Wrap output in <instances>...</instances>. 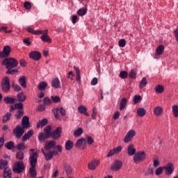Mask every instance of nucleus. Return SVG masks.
Segmentation results:
<instances>
[{
  "instance_id": "obj_21",
  "label": "nucleus",
  "mask_w": 178,
  "mask_h": 178,
  "mask_svg": "<svg viewBox=\"0 0 178 178\" xmlns=\"http://www.w3.org/2000/svg\"><path fill=\"white\" fill-rule=\"evenodd\" d=\"M55 145H56V142L54 140H50V141L46 142V144H45L46 151H49V149H52V148H55Z\"/></svg>"
},
{
  "instance_id": "obj_39",
  "label": "nucleus",
  "mask_w": 178,
  "mask_h": 178,
  "mask_svg": "<svg viewBox=\"0 0 178 178\" xmlns=\"http://www.w3.org/2000/svg\"><path fill=\"white\" fill-rule=\"evenodd\" d=\"M44 134L46 135V138H49L51 137V126L48 125L44 128Z\"/></svg>"
},
{
  "instance_id": "obj_48",
  "label": "nucleus",
  "mask_w": 178,
  "mask_h": 178,
  "mask_svg": "<svg viewBox=\"0 0 178 178\" xmlns=\"http://www.w3.org/2000/svg\"><path fill=\"white\" fill-rule=\"evenodd\" d=\"M149 175H154V168L149 167L147 170L145 171V176H149Z\"/></svg>"
},
{
  "instance_id": "obj_32",
  "label": "nucleus",
  "mask_w": 178,
  "mask_h": 178,
  "mask_svg": "<svg viewBox=\"0 0 178 178\" xmlns=\"http://www.w3.org/2000/svg\"><path fill=\"white\" fill-rule=\"evenodd\" d=\"M47 87H48V83H47L45 81H41L38 85V88L39 91H44V90H45V88H47Z\"/></svg>"
},
{
  "instance_id": "obj_4",
  "label": "nucleus",
  "mask_w": 178,
  "mask_h": 178,
  "mask_svg": "<svg viewBox=\"0 0 178 178\" xmlns=\"http://www.w3.org/2000/svg\"><path fill=\"white\" fill-rule=\"evenodd\" d=\"M136 130L134 129H130L128 131L123 139L124 143H125V144H129V143L136 137Z\"/></svg>"
},
{
  "instance_id": "obj_62",
  "label": "nucleus",
  "mask_w": 178,
  "mask_h": 178,
  "mask_svg": "<svg viewBox=\"0 0 178 178\" xmlns=\"http://www.w3.org/2000/svg\"><path fill=\"white\" fill-rule=\"evenodd\" d=\"M19 72V70H17V69H8L6 74H15V73H17Z\"/></svg>"
},
{
  "instance_id": "obj_51",
  "label": "nucleus",
  "mask_w": 178,
  "mask_h": 178,
  "mask_svg": "<svg viewBox=\"0 0 178 178\" xmlns=\"http://www.w3.org/2000/svg\"><path fill=\"white\" fill-rule=\"evenodd\" d=\"M148 82H147V79L145 77H143L140 83L139 88H144L145 86H147Z\"/></svg>"
},
{
  "instance_id": "obj_49",
  "label": "nucleus",
  "mask_w": 178,
  "mask_h": 178,
  "mask_svg": "<svg viewBox=\"0 0 178 178\" xmlns=\"http://www.w3.org/2000/svg\"><path fill=\"white\" fill-rule=\"evenodd\" d=\"M43 102L44 106L47 105V106H49V105H52V100L48 97H44Z\"/></svg>"
},
{
  "instance_id": "obj_37",
  "label": "nucleus",
  "mask_w": 178,
  "mask_h": 178,
  "mask_svg": "<svg viewBox=\"0 0 178 178\" xmlns=\"http://www.w3.org/2000/svg\"><path fill=\"white\" fill-rule=\"evenodd\" d=\"M74 145V143H73V141L67 140L65 143V149H67V151H70V149L73 148Z\"/></svg>"
},
{
  "instance_id": "obj_54",
  "label": "nucleus",
  "mask_w": 178,
  "mask_h": 178,
  "mask_svg": "<svg viewBox=\"0 0 178 178\" xmlns=\"http://www.w3.org/2000/svg\"><path fill=\"white\" fill-rule=\"evenodd\" d=\"M5 147L7 149H13L15 148V143H13V142H8L5 144Z\"/></svg>"
},
{
  "instance_id": "obj_53",
  "label": "nucleus",
  "mask_w": 178,
  "mask_h": 178,
  "mask_svg": "<svg viewBox=\"0 0 178 178\" xmlns=\"http://www.w3.org/2000/svg\"><path fill=\"white\" fill-rule=\"evenodd\" d=\"M97 115H98V110H97V108L94 107L92 108V120H97Z\"/></svg>"
},
{
  "instance_id": "obj_20",
  "label": "nucleus",
  "mask_w": 178,
  "mask_h": 178,
  "mask_svg": "<svg viewBox=\"0 0 178 178\" xmlns=\"http://www.w3.org/2000/svg\"><path fill=\"white\" fill-rule=\"evenodd\" d=\"M127 152L129 156H133V155H136V148L134 147V145L130 144L128 145Z\"/></svg>"
},
{
  "instance_id": "obj_60",
  "label": "nucleus",
  "mask_w": 178,
  "mask_h": 178,
  "mask_svg": "<svg viewBox=\"0 0 178 178\" xmlns=\"http://www.w3.org/2000/svg\"><path fill=\"white\" fill-rule=\"evenodd\" d=\"M12 87L16 92L22 91V88L20 86L15 84V83H13Z\"/></svg>"
},
{
  "instance_id": "obj_8",
  "label": "nucleus",
  "mask_w": 178,
  "mask_h": 178,
  "mask_svg": "<svg viewBox=\"0 0 178 178\" xmlns=\"http://www.w3.org/2000/svg\"><path fill=\"white\" fill-rule=\"evenodd\" d=\"M163 168L167 176H171V175H173V172H175V165L173 163H168L163 166Z\"/></svg>"
},
{
  "instance_id": "obj_50",
  "label": "nucleus",
  "mask_w": 178,
  "mask_h": 178,
  "mask_svg": "<svg viewBox=\"0 0 178 178\" xmlns=\"http://www.w3.org/2000/svg\"><path fill=\"white\" fill-rule=\"evenodd\" d=\"M87 13V8H82L77 11L79 16H84Z\"/></svg>"
},
{
  "instance_id": "obj_36",
  "label": "nucleus",
  "mask_w": 178,
  "mask_h": 178,
  "mask_svg": "<svg viewBox=\"0 0 178 178\" xmlns=\"http://www.w3.org/2000/svg\"><path fill=\"white\" fill-rule=\"evenodd\" d=\"M154 90L156 94H162L165 91V88L162 85H157Z\"/></svg>"
},
{
  "instance_id": "obj_63",
  "label": "nucleus",
  "mask_w": 178,
  "mask_h": 178,
  "mask_svg": "<svg viewBox=\"0 0 178 178\" xmlns=\"http://www.w3.org/2000/svg\"><path fill=\"white\" fill-rule=\"evenodd\" d=\"M127 76H129V74H127V72H126V71H122L120 73V77L121 79H127Z\"/></svg>"
},
{
  "instance_id": "obj_17",
  "label": "nucleus",
  "mask_w": 178,
  "mask_h": 178,
  "mask_svg": "<svg viewBox=\"0 0 178 178\" xmlns=\"http://www.w3.org/2000/svg\"><path fill=\"white\" fill-rule=\"evenodd\" d=\"M154 116L159 117L163 115V108L161 106H156L153 108Z\"/></svg>"
},
{
  "instance_id": "obj_55",
  "label": "nucleus",
  "mask_w": 178,
  "mask_h": 178,
  "mask_svg": "<svg viewBox=\"0 0 178 178\" xmlns=\"http://www.w3.org/2000/svg\"><path fill=\"white\" fill-rule=\"evenodd\" d=\"M24 115V112L22 110H19L17 111L15 116L16 119H20Z\"/></svg>"
},
{
  "instance_id": "obj_24",
  "label": "nucleus",
  "mask_w": 178,
  "mask_h": 178,
  "mask_svg": "<svg viewBox=\"0 0 178 178\" xmlns=\"http://www.w3.org/2000/svg\"><path fill=\"white\" fill-rule=\"evenodd\" d=\"M78 112H79V113H81L82 115H84L85 116H90V114L87 113V107H86V106H79L78 107Z\"/></svg>"
},
{
  "instance_id": "obj_16",
  "label": "nucleus",
  "mask_w": 178,
  "mask_h": 178,
  "mask_svg": "<svg viewBox=\"0 0 178 178\" xmlns=\"http://www.w3.org/2000/svg\"><path fill=\"white\" fill-rule=\"evenodd\" d=\"M61 133H62V128L58 127L56 130H54L52 132L50 137H51L53 140H58V138H60Z\"/></svg>"
},
{
  "instance_id": "obj_19",
  "label": "nucleus",
  "mask_w": 178,
  "mask_h": 178,
  "mask_svg": "<svg viewBox=\"0 0 178 178\" xmlns=\"http://www.w3.org/2000/svg\"><path fill=\"white\" fill-rule=\"evenodd\" d=\"M22 126L24 129H29L30 127V120L28 116H24L22 120Z\"/></svg>"
},
{
  "instance_id": "obj_33",
  "label": "nucleus",
  "mask_w": 178,
  "mask_h": 178,
  "mask_svg": "<svg viewBox=\"0 0 178 178\" xmlns=\"http://www.w3.org/2000/svg\"><path fill=\"white\" fill-rule=\"evenodd\" d=\"M18 83H19V86L23 87V88H26L27 87V85H26V76H22L19 77V79H18Z\"/></svg>"
},
{
  "instance_id": "obj_15",
  "label": "nucleus",
  "mask_w": 178,
  "mask_h": 178,
  "mask_svg": "<svg viewBox=\"0 0 178 178\" xmlns=\"http://www.w3.org/2000/svg\"><path fill=\"white\" fill-rule=\"evenodd\" d=\"M29 56L33 60H40L41 59V53L40 51H33L29 53Z\"/></svg>"
},
{
  "instance_id": "obj_27",
  "label": "nucleus",
  "mask_w": 178,
  "mask_h": 178,
  "mask_svg": "<svg viewBox=\"0 0 178 178\" xmlns=\"http://www.w3.org/2000/svg\"><path fill=\"white\" fill-rule=\"evenodd\" d=\"M137 115L139 118H144L147 115V110L143 107L138 108L137 109Z\"/></svg>"
},
{
  "instance_id": "obj_64",
  "label": "nucleus",
  "mask_w": 178,
  "mask_h": 178,
  "mask_svg": "<svg viewBox=\"0 0 178 178\" xmlns=\"http://www.w3.org/2000/svg\"><path fill=\"white\" fill-rule=\"evenodd\" d=\"M51 98L55 103L60 102V97L59 96H51Z\"/></svg>"
},
{
  "instance_id": "obj_2",
  "label": "nucleus",
  "mask_w": 178,
  "mask_h": 178,
  "mask_svg": "<svg viewBox=\"0 0 178 178\" xmlns=\"http://www.w3.org/2000/svg\"><path fill=\"white\" fill-rule=\"evenodd\" d=\"M1 65L6 67V69H15V67H17V65H19V62L17 60L13 58H8L3 60L1 61Z\"/></svg>"
},
{
  "instance_id": "obj_38",
  "label": "nucleus",
  "mask_w": 178,
  "mask_h": 178,
  "mask_svg": "<svg viewBox=\"0 0 178 178\" xmlns=\"http://www.w3.org/2000/svg\"><path fill=\"white\" fill-rule=\"evenodd\" d=\"M165 51V47L162 44H160L156 49V55H162Z\"/></svg>"
},
{
  "instance_id": "obj_31",
  "label": "nucleus",
  "mask_w": 178,
  "mask_h": 178,
  "mask_svg": "<svg viewBox=\"0 0 178 178\" xmlns=\"http://www.w3.org/2000/svg\"><path fill=\"white\" fill-rule=\"evenodd\" d=\"M34 134V131L30 130L27 133H25L24 135L22 137V141H27L31 136Z\"/></svg>"
},
{
  "instance_id": "obj_22",
  "label": "nucleus",
  "mask_w": 178,
  "mask_h": 178,
  "mask_svg": "<svg viewBox=\"0 0 178 178\" xmlns=\"http://www.w3.org/2000/svg\"><path fill=\"white\" fill-rule=\"evenodd\" d=\"M42 152L44 155L46 161H51V159L54 158L52 151L46 150V152H44V149H42Z\"/></svg>"
},
{
  "instance_id": "obj_59",
  "label": "nucleus",
  "mask_w": 178,
  "mask_h": 178,
  "mask_svg": "<svg viewBox=\"0 0 178 178\" xmlns=\"http://www.w3.org/2000/svg\"><path fill=\"white\" fill-rule=\"evenodd\" d=\"M17 159H19V161H22L24 159V153L23 152H19L17 153L16 155Z\"/></svg>"
},
{
  "instance_id": "obj_6",
  "label": "nucleus",
  "mask_w": 178,
  "mask_h": 178,
  "mask_svg": "<svg viewBox=\"0 0 178 178\" xmlns=\"http://www.w3.org/2000/svg\"><path fill=\"white\" fill-rule=\"evenodd\" d=\"M13 170L15 173H22L24 170V163L23 161L15 163Z\"/></svg>"
},
{
  "instance_id": "obj_57",
  "label": "nucleus",
  "mask_w": 178,
  "mask_h": 178,
  "mask_svg": "<svg viewBox=\"0 0 178 178\" xmlns=\"http://www.w3.org/2000/svg\"><path fill=\"white\" fill-rule=\"evenodd\" d=\"M16 148L19 151L26 149V145H24V143H19L18 145H17Z\"/></svg>"
},
{
  "instance_id": "obj_11",
  "label": "nucleus",
  "mask_w": 178,
  "mask_h": 178,
  "mask_svg": "<svg viewBox=\"0 0 178 178\" xmlns=\"http://www.w3.org/2000/svg\"><path fill=\"white\" fill-rule=\"evenodd\" d=\"M99 165H101V161L99 159H94L88 164V168L90 170H95Z\"/></svg>"
},
{
  "instance_id": "obj_42",
  "label": "nucleus",
  "mask_w": 178,
  "mask_h": 178,
  "mask_svg": "<svg viewBox=\"0 0 178 178\" xmlns=\"http://www.w3.org/2000/svg\"><path fill=\"white\" fill-rule=\"evenodd\" d=\"M63 168H64L65 171L67 173V175H70V173H72V167H70V165L69 164L65 163L63 165Z\"/></svg>"
},
{
  "instance_id": "obj_41",
  "label": "nucleus",
  "mask_w": 178,
  "mask_h": 178,
  "mask_svg": "<svg viewBox=\"0 0 178 178\" xmlns=\"http://www.w3.org/2000/svg\"><path fill=\"white\" fill-rule=\"evenodd\" d=\"M56 149H57V150L51 151V154H52L53 156H54V155L55 156H56V155H59V152H62V146L61 145H57Z\"/></svg>"
},
{
  "instance_id": "obj_14",
  "label": "nucleus",
  "mask_w": 178,
  "mask_h": 178,
  "mask_svg": "<svg viewBox=\"0 0 178 178\" xmlns=\"http://www.w3.org/2000/svg\"><path fill=\"white\" fill-rule=\"evenodd\" d=\"M122 149H123V147L122 146H118L117 147L111 149L107 154V158H111V156H113V155H117V154H120V152H122Z\"/></svg>"
},
{
  "instance_id": "obj_29",
  "label": "nucleus",
  "mask_w": 178,
  "mask_h": 178,
  "mask_svg": "<svg viewBox=\"0 0 178 178\" xmlns=\"http://www.w3.org/2000/svg\"><path fill=\"white\" fill-rule=\"evenodd\" d=\"M51 86L54 87V88H60V81H59L58 78L52 80Z\"/></svg>"
},
{
  "instance_id": "obj_43",
  "label": "nucleus",
  "mask_w": 178,
  "mask_h": 178,
  "mask_svg": "<svg viewBox=\"0 0 178 178\" xmlns=\"http://www.w3.org/2000/svg\"><path fill=\"white\" fill-rule=\"evenodd\" d=\"M174 118H178V106L175 104L172 106Z\"/></svg>"
},
{
  "instance_id": "obj_7",
  "label": "nucleus",
  "mask_w": 178,
  "mask_h": 178,
  "mask_svg": "<svg viewBox=\"0 0 178 178\" xmlns=\"http://www.w3.org/2000/svg\"><path fill=\"white\" fill-rule=\"evenodd\" d=\"M75 147L79 149H86L87 148V140L84 138L78 139L75 143Z\"/></svg>"
},
{
  "instance_id": "obj_3",
  "label": "nucleus",
  "mask_w": 178,
  "mask_h": 178,
  "mask_svg": "<svg viewBox=\"0 0 178 178\" xmlns=\"http://www.w3.org/2000/svg\"><path fill=\"white\" fill-rule=\"evenodd\" d=\"M1 90L3 92H8L10 90V79L4 76L1 81Z\"/></svg>"
},
{
  "instance_id": "obj_40",
  "label": "nucleus",
  "mask_w": 178,
  "mask_h": 178,
  "mask_svg": "<svg viewBox=\"0 0 178 178\" xmlns=\"http://www.w3.org/2000/svg\"><path fill=\"white\" fill-rule=\"evenodd\" d=\"M142 100L143 97L140 95H136L133 98V101L135 104H139Z\"/></svg>"
},
{
  "instance_id": "obj_56",
  "label": "nucleus",
  "mask_w": 178,
  "mask_h": 178,
  "mask_svg": "<svg viewBox=\"0 0 178 178\" xmlns=\"http://www.w3.org/2000/svg\"><path fill=\"white\" fill-rule=\"evenodd\" d=\"M1 31H4V33L6 34H8V33L10 34V33H13V31L8 30V27H6V26H1L0 28V33H1Z\"/></svg>"
},
{
  "instance_id": "obj_5",
  "label": "nucleus",
  "mask_w": 178,
  "mask_h": 178,
  "mask_svg": "<svg viewBox=\"0 0 178 178\" xmlns=\"http://www.w3.org/2000/svg\"><path fill=\"white\" fill-rule=\"evenodd\" d=\"M146 156L145 152H138L134 155V161L135 163H138L139 162H143Z\"/></svg>"
},
{
  "instance_id": "obj_10",
  "label": "nucleus",
  "mask_w": 178,
  "mask_h": 178,
  "mask_svg": "<svg viewBox=\"0 0 178 178\" xmlns=\"http://www.w3.org/2000/svg\"><path fill=\"white\" fill-rule=\"evenodd\" d=\"M12 51V49L10 48V46L6 45L4 46L3 48V51H0V58H8L9 55H10V52Z\"/></svg>"
},
{
  "instance_id": "obj_30",
  "label": "nucleus",
  "mask_w": 178,
  "mask_h": 178,
  "mask_svg": "<svg viewBox=\"0 0 178 178\" xmlns=\"http://www.w3.org/2000/svg\"><path fill=\"white\" fill-rule=\"evenodd\" d=\"M47 124L48 120L47 118H44L38 122L36 127L37 129H40V127H44V126H47Z\"/></svg>"
},
{
  "instance_id": "obj_61",
  "label": "nucleus",
  "mask_w": 178,
  "mask_h": 178,
  "mask_svg": "<svg viewBox=\"0 0 178 178\" xmlns=\"http://www.w3.org/2000/svg\"><path fill=\"white\" fill-rule=\"evenodd\" d=\"M118 45L121 48H124L126 47V40L124 39H121L118 42Z\"/></svg>"
},
{
  "instance_id": "obj_52",
  "label": "nucleus",
  "mask_w": 178,
  "mask_h": 178,
  "mask_svg": "<svg viewBox=\"0 0 178 178\" xmlns=\"http://www.w3.org/2000/svg\"><path fill=\"white\" fill-rule=\"evenodd\" d=\"M86 145L88 144V145H92L94 144V139L90 136H86Z\"/></svg>"
},
{
  "instance_id": "obj_46",
  "label": "nucleus",
  "mask_w": 178,
  "mask_h": 178,
  "mask_svg": "<svg viewBox=\"0 0 178 178\" xmlns=\"http://www.w3.org/2000/svg\"><path fill=\"white\" fill-rule=\"evenodd\" d=\"M10 118H12V114L10 113H7L3 117V123H6V122L10 120Z\"/></svg>"
},
{
  "instance_id": "obj_12",
  "label": "nucleus",
  "mask_w": 178,
  "mask_h": 178,
  "mask_svg": "<svg viewBox=\"0 0 178 178\" xmlns=\"http://www.w3.org/2000/svg\"><path fill=\"white\" fill-rule=\"evenodd\" d=\"M52 112H53L56 119H58V120L60 119L59 114H58V113H60L62 115V116H65V115H66V111H65V109H63V107L54 108L52 110Z\"/></svg>"
},
{
  "instance_id": "obj_1",
  "label": "nucleus",
  "mask_w": 178,
  "mask_h": 178,
  "mask_svg": "<svg viewBox=\"0 0 178 178\" xmlns=\"http://www.w3.org/2000/svg\"><path fill=\"white\" fill-rule=\"evenodd\" d=\"M38 158V154L37 152H33L30 155L29 163L31 168H29V173L31 177H37V171L35 170V165H37V159Z\"/></svg>"
},
{
  "instance_id": "obj_18",
  "label": "nucleus",
  "mask_w": 178,
  "mask_h": 178,
  "mask_svg": "<svg viewBox=\"0 0 178 178\" xmlns=\"http://www.w3.org/2000/svg\"><path fill=\"white\" fill-rule=\"evenodd\" d=\"M42 35L40 37V39L42 41H44V42H52V40H51V38L48 35V30L43 31Z\"/></svg>"
},
{
  "instance_id": "obj_25",
  "label": "nucleus",
  "mask_w": 178,
  "mask_h": 178,
  "mask_svg": "<svg viewBox=\"0 0 178 178\" xmlns=\"http://www.w3.org/2000/svg\"><path fill=\"white\" fill-rule=\"evenodd\" d=\"M74 70H75L76 75V80L79 83V84H81V74H80V69L79 67L74 66Z\"/></svg>"
},
{
  "instance_id": "obj_9",
  "label": "nucleus",
  "mask_w": 178,
  "mask_h": 178,
  "mask_svg": "<svg viewBox=\"0 0 178 178\" xmlns=\"http://www.w3.org/2000/svg\"><path fill=\"white\" fill-rule=\"evenodd\" d=\"M25 129L23 127H20V125H17L15 129L13 130V134L17 137V138H21L22 136L24 134Z\"/></svg>"
},
{
  "instance_id": "obj_58",
  "label": "nucleus",
  "mask_w": 178,
  "mask_h": 178,
  "mask_svg": "<svg viewBox=\"0 0 178 178\" xmlns=\"http://www.w3.org/2000/svg\"><path fill=\"white\" fill-rule=\"evenodd\" d=\"M163 167H159L157 169L155 170V174L156 176H160V175H162L163 173Z\"/></svg>"
},
{
  "instance_id": "obj_13",
  "label": "nucleus",
  "mask_w": 178,
  "mask_h": 178,
  "mask_svg": "<svg viewBox=\"0 0 178 178\" xmlns=\"http://www.w3.org/2000/svg\"><path fill=\"white\" fill-rule=\"evenodd\" d=\"M123 163L119 160H116L113 162V163L111 166V170L113 172H118V170H120L122 169Z\"/></svg>"
},
{
  "instance_id": "obj_45",
  "label": "nucleus",
  "mask_w": 178,
  "mask_h": 178,
  "mask_svg": "<svg viewBox=\"0 0 178 178\" xmlns=\"http://www.w3.org/2000/svg\"><path fill=\"white\" fill-rule=\"evenodd\" d=\"M83 134V129L82 128L79 127L76 130L74 131V137H80Z\"/></svg>"
},
{
  "instance_id": "obj_28",
  "label": "nucleus",
  "mask_w": 178,
  "mask_h": 178,
  "mask_svg": "<svg viewBox=\"0 0 178 178\" xmlns=\"http://www.w3.org/2000/svg\"><path fill=\"white\" fill-rule=\"evenodd\" d=\"M4 178H12V170L8 167H6L3 171Z\"/></svg>"
},
{
  "instance_id": "obj_26",
  "label": "nucleus",
  "mask_w": 178,
  "mask_h": 178,
  "mask_svg": "<svg viewBox=\"0 0 178 178\" xmlns=\"http://www.w3.org/2000/svg\"><path fill=\"white\" fill-rule=\"evenodd\" d=\"M127 106V98L122 97L120 102V111H123Z\"/></svg>"
},
{
  "instance_id": "obj_35",
  "label": "nucleus",
  "mask_w": 178,
  "mask_h": 178,
  "mask_svg": "<svg viewBox=\"0 0 178 178\" xmlns=\"http://www.w3.org/2000/svg\"><path fill=\"white\" fill-rule=\"evenodd\" d=\"M17 99L18 102H24L26 101V95L23 92H19L17 95Z\"/></svg>"
},
{
  "instance_id": "obj_47",
  "label": "nucleus",
  "mask_w": 178,
  "mask_h": 178,
  "mask_svg": "<svg viewBox=\"0 0 178 178\" xmlns=\"http://www.w3.org/2000/svg\"><path fill=\"white\" fill-rule=\"evenodd\" d=\"M8 168V161L3 159H0V169Z\"/></svg>"
},
{
  "instance_id": "obj_34",
  "label": "nucleus",
  "mask_w": 178,
  "mask_h": 178,
  "mask_svg": "<svg viewBox=\"0 0 178 178\" xmlns=\"http://www.w3.org/2000/svg\"><path fill=\"white\" fill-rule=\"evenodd\" d=\"M3 101L5 104H15L16 99L7 96L4 97Z\"/></svg>"
},
{
  "instance_id": "obj_44",
  "label": "nucleus",
  "mask_w": 178,
  "mask_h": 178,
  "mask_svg": "<svg viewBox=\"0 0 178 178\" xmlns=\"http://www.w3.org/2000/svg\"><path fill=\"white\" fill-rule=\"evenodd\" d=\"M47 135L44 134L43 133H40L38 136V140L40 143H44L45 140H47Z\"/></svg>"
},
{
  "instance_id": "obj_23",
  "label": "nucleus",
  "mask_w": 178,
  "mask_h": 178,
  "mask_svg": "<svg viewBox=\"0 0 178 178\" xmlns=\"http://www.w3.org/2000/svg\"><path fill=\"white\" fill-rule=\"evenodd\" d=\"M26 31H28V33H30L31 34H33V35H40V34H42V33H44V31H41V30L35 31L34 30V29L31 27H28L26 29Z\"/></svg>"
}]
</instances>
